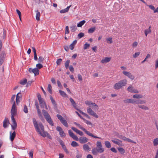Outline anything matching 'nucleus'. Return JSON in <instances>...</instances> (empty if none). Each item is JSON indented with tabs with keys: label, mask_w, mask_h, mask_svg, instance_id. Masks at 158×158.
Listing matches in <instances>:
<instances>
[{
	"label": "nucleus",
	"mask_w": 158,
	"mask_h": 158,
	"mask_svg": "<svg viewBox=\"0 0 158 158\" xmlns=\"http://www.w3.org/2000/svg\"><path fill=\"white\" fill-rule=\"evenodd\" d=\"M32 120L34 126L37 132L44 137H46L48 133L44 131V126L42 123L40 122L38 123L35 118H33Z\"/></svg>",
	"instance_id": "obj_1"
},
{
	"label": "nucleus",
	"mask_w": 158,
	"mask_h": 158,
	"mask_svg": "<svg viewBox=\"0 0 158 158\" xmlns=\"http://www.w3.org/2000/svg\"><path fill=\"white\" fill-rule=\"evenodd\" d=\"M42 112L47 122L51 126H53L54 125L53 121L48 113L46 110L44 109L42 110Z\"/></svg>",
	"instance_id": "obj_2"
},
{
	"label": "nucleus",
	"mask_w": 158,
	"mask_h": 158,
	"mask_svg": "<svg viewBox=\"0 0 158 158\" xmlns=\"http://www.w3.org/2000/svg\"><path fill=\"white\" fill-rule=\"evenodd\" d=\"M42 112L47 122L51 126H53L54 125L53 121L48 113L46 110L44 109L42 110Z\"/></svg>",
	"instance_id": "obj_3"
},
{
	"label": "nucleus",
	"mask_w": 158,
	"mask_h": 158,
	"mask_svg": "<svg viewBox=\"0 0 158 158\" xmlns=\"http://www.w3.org/2000/svg\"><path fill=\"white\" fill-rule=\"evenodd\" d=\"M127 81L126 79L120 81L114 84V88L115 89H119L123 86H125L127 84Z\"/></svg>",
	"instance_id": "obj_4"
},
{
	"label": "nucleus",
	"mask_w": 158,
	"mask_h": 158,
	"mask_svg": "<svg viewBox=\"0 0 158 158\" xmlns=\"http://www.w3.org/2000/svg\"><path fill=\"white\" fill-rule=\"evenodd\" d=\"M74 123L75 125L77 126L80 129L84 131L87 135L89 136L95 138L101 139L100 137L95 136L92 133H90L89 131H87L84 128L82 127L80 124L77 123L76 122H74Z\"/></svg>",
	"instance_id": "obj_5"
},
{
	"label": "nucleus",
	"mask_w": 158,
	"mask_h": 158,
	"mask_svg": "<svg viewBox=\"0 0 158 158\" xmlns=\"http://www.w3.org/2000/svg\"><path fill=\"white\" fill-rule=\"evenodd\" d=\"M11 120H14L15 118L14 116L17 115L16 109L15 106V102H14L12 106V107L11 110Z\"/></svg>",
	"instance_id": "obj_6"
},
{
	"label": "nucleus",
	"mask_w": 158,
	"mask_h": 158,
	"mask_svg": "<svg viewBox=\"0 0 158 158\" xmlns=\"http://www.w3.org/2000/svg\"><path fill=\"white\" fill-rule=\"evenodd\" d=\"M56 116L64 125L66 127H68L69 126L67 121L60 115L58 114Z\"/></svg>",
	"instance_id": "obj_7"
},
{
	"label": "nucleus",
	"mask_w": 158,
	"mask_h": 158,
	"mask_svg": "<svg viewBox=\"0 0 158 158\" xmlns=\"http://www.w3.org/2000/svg\"><path fill=\"white\" fill-rule=\"evenodd\" d=\"M35 106H36L38 116L41 120L44 119V118L41 113L40 110L39 109V104L37 101L35 102Z\"/></svg>",
	"instance_id": "obj_8"
},
{
	"label": "nucleus",
	"mask_w": 158,
	"mask_h": 158,
	"mask_svg": "<svg viewBox=\"0 0 158 158\" xmlns=\"http://www.w3.org/2000/svg\"><path fill=\"white\" fill-rule=\"evenodd\" d=\"M28 71L31 73H34L35 76L39 74V71L38 69L37 68H35L33 69L31 68H29L28 69Z\"/></svg>",
	"instance_id": "obj_9"
},
{
	"label": "nucleus",
	"mask_w": 158,
	"mask_h": 158,
	"mask_svg": "<svg viewBox=\"0 0 158 158\" xmlns=\"http://www.w3.org/2000/svg\"><path fill=\"white\" fill-rule=\"evenodd\" d=\"M127 90L130 92L133 93L138 94L139 91L136 89H134L131 85H130L127 88Z\"/></svg>",
	"instance_id": "obj_10"
},
{
	"label": "nucleus",
	"mask_w": 158,
	"mask_h": 158,
	"mask_svg": "<svg viewBox=\"0 0 158 158\" xmlns=\"http://www.w3.org/2000/svg\"><path fill=\"white\" fill-rule=\"evenodd\" d=\"M97 147L98 148L99 152L102 153L104 151V149L102 148L101 143L100 141H97L96 143Z\"/></svg>",
	"instance_id": "obj_11"
},
{
	"label": "nucleus",
	"mask_w": 158,
	"mask_h": 158,
	"mask_svg": "<svg viewBox=\"0 0 158 158\" xmlns=\"http://www.w3.org/2000/svg\"><path fill=\"white\" fill-rule=\"evenodd\" d=\"M6 56V54L4 52L2 51L0 54V65H2L3 63Z\"/></svg>",
	"instance_id": "obj_12"
},
{
	"label": "nucleus",
	"mask_w": 158,
	"mask_h": 158,
	"mask_svg": "<svg viewBox=\"0 0 158 158\" xmlns=\"http://www.w3.org/2000/svg\"><path fill=\"white\" fill-rule=\"evenodd\" d=\"M87 112L89 115H92L96 118H98V115H97L93 110H92L90 108L87 109Z\"/></svg>",
	"instance_id": "obj_13"
},
{
	"label": "nucleus",
	"mask_w": 158,
	"mask_h": 158,
	"mask_svg": "<svg viewBox=\"0 0 158 158\" xmlns=\"http://www.w3.org/2000/svg\"><path fill=\"white\" fill-rule=\"evenodd\" d=\"M123 74L128 77L131 80H133L135 78V77L130 73L126 71H123Z\"/></svg>",
	"instance_id": "obj_14"
},
{
	"label": "nucleus",
	"mask_w": 158,
	"mask_h": 158,
	"mask_svg": "<svg viewBox=\"0 0 158 158\" xmlns=\"http://www.w3.org/2000/svg\"><path fill=\"white\" fill-rule=\"evenodd\" d=\"M56 130L59 132L60 135L61 137H65V134L60 127H57Z\"/></svg>",
	"instance_id": "obj_15"
},
{
	"label": "nucleus",
	"mask_w": 158,
	"mask_h": 158,
	"mask_svg": "<svg viewBox=\"0 0 158 158\" xmlns=\"http://www.w3.org/2000/svg\"><path fill=\"white\" fill-rule=\"evenodd\" d=\"M69 134V136L72 137L73 139L78 141L79 140V139L77 135H74V134L72 131L71 130H69L68 131Z\"/></svg>",
	"instance_id": "obj_16"
},
{
	"label": "nucleus",
	"mask_w": 158,
	"mask_h": 158,
	"mask_svg": "<svg viewBox=\"0 0 158 158\" xmlns=\"http://www.w3.org/2000/svg\"><path fill=\"white\" fill-rule=\"evenodd\" d=\"M78 141L81 143H85L88 141V139L86 137H81L79 138Z\"/></svg>",
	"instance_id": "obj_17"
},
{
	"label": "nucleus",
	"mask_w": 158,
	"mask_h": 158,
	"mask_svg": "<svg viewBox=\"0 0 158 158\" xmlns=\"http://www.w3.org/2000/svg\"><path fill=\"white\" fill-rule=\"evenodd\" d=\"M39 104L40 106L42 108H44V107H45L46 109H48L46 103L43 100L39 101Z\"/></svg>",
	"instance_id": "obj_18"
},
{
	"label": "nucleus",
	"mask_w": 158,
	"mask_h": 158,
	"mask_svg": "<svg viewBox=\"0 0 158 158\" xmlns=\"http://www.w3.org/2000/svg\"><path fill=\"white\" fill-rule=\"evenodd\" d=\"M111 60L110 57H106L102 59L101 62L102 64L106 63L109 62Z\"/></svg>",
	"instance_id": "obj_19"
},
{
	"label": "nucleus",
	"mask_w": 158,
	"mask_h": 158,
	"mask_svg": "<svg viewBox=\"0 0 158 158\" xmlns=\"http://www.w3.org/2000/svg\"><path fill=\"white\" fill-rule=\"evenodd\" d=\"M9 124V122L8 119L5 118L3 122V127L4 128H6L7 127L8 125Z\"/></svg>",
	"instance_id": "obj_20"
},
{
	"label": "nucleus",
	"mask_w": 158,
	"mask_h": 158,
	"mask_svg": "<svg viewBox=\"0 0 158 158\" xmlns=\"http://www.w3.org/2000/svg\"><path fill=\"white\" fill-rule=\"evenodd\" d=\"M69 100H70V102H71L72 105V106H73V107L75 109L77 110H79V109H78L77 108V104L75 103V102L74 100H73V99L72 98H69Z\"/></svg>",
	"instance_id": "obj_21"
},
{
	"label": "nucleus",
	"mask_w": 158,
	"mask_h": 158,
	"mask_svg": "<svg viewBox=\"0 0 158 158\" xmlns=\"http://www.w3.org/2000/svg\"><path fill=\"white\" fill-rule=\"evenodd\" d=\"M10 139L11 141H13L16 136V133L15 131L13 133L11 131L10 132Z\"/></svg>",
	"instance_id": "obj_22"
},
{
	"label": "nucleus",
	"mask_w": 158,
	"mask_h": 158,
	"mask_svg": "<svg viewBox=\"0 0 158 158\" xmlns=\"http://www.w3.org/2000/svg\"><path fill=\"white\" fill-rule=\"evenodd\" d=\"M123 102L125 103H135V101L132 99H127L123 100Z\"/></svg>",
	"instance_id": "obj_23"
},
{
	"label": "nucleus",
	"mask_w": 158,
	"mask_h": 158,
	"mask_svg": "<svg viewBox=\"0 0 158 158\" xmlns=\"http://www.w3.org/2000/svg\"><path fill=\"white\" fill-rule=\"evenodd\" d=\"M83 150L85 151L89 152L90 151V148L87 144H84L83 146Z\"/></svg>",
	"instance_id": "obj_24"
},
{
	"label": "nucleus",
	"mask_w": 158,
	"mask_h": 158,
	"mask_svg": "<svg viewBox=\"0 0 158 158\" xmlns=\"http://www.w3.org/2000/svg\"><path fill=\"white\" fill-rule=\"evenodd\" d=\"M22 95L20 92L19 93L16 95V101L17 104L19 102V99L20 98H22Z\"/></svg>",
	"instance_id": "obj_25"
},
{
	"label": "nucleus",
	"mask_w": 158,
	"mask_h": 158,
	"mask_svg": "<svg viewBox=\"0 0 158 158\" xmlns=\"http://www.w3.org/2000/svg\"><path fill=\"white\" fill-rule=\"evenodd\" d=\"M135 101V104H144L146 103V101L145 100H140V99H138L136 100Z\"/></svg>",
	"instance_id": "obj_26"
},
{
	"label": "nucleus",
	"mask_w": 158,
	"mask_h": 158,
	"mask_svg": "<svg viewBox=\"0 0 158 158\" xmlns=\"http://www.w3.org/2000/svg\"><path fill=\"white\" fill-rule=\"evenodd\" d=\"M111 141L114 143L118 145H120L122 142V141H121L118 139H112L111 140Z\"/></svg>",
	"instance_id": "obj_27"
},
{
	"label": "nucleus",
	"mask_w": 158,
	"mask_h": 158,
	"mask_svg": "<svg viewBox=\"0 0 158 158\" xmlns=\"http://www.w3.org/2000/svg\"><path fill=\"white\" fill-rule=\"evenodd\" d=\"M85 104L87 105H93V106H94V107H98V106L96 105V104L94 103H93L92 102L90 101H85Z\"/></svg>",
	"instance_id": "obj_28"
},
{
	"label": "nucleus",
	"mask_w": 158,
	"mask_h": 158,
	"mask_svg": "<svg viewBox=\"0 0 158 158\" xmlns=\"http://www.w3.org/2000/svg\"><path fill=\"white\" fill-rule=\"evenodd\" d=\"M12 122V125H11V127L13 130H15L17 127V123L15 120V119H14V120H11Z\"/></svg>",
	"instance_id": "obj_29"
},
{
	"label": "nucleus",
	"mask_w": 158,
	"mask_h": 158,
	"mask_svg": "<svg viewBox=\"0 0 158 158\" xmlns=\"http://www.w3.org/2000/svg\"><path fill=\"white\" fill-rule=\"evenodd\" d=\"M77 40H74L71 44H70L69 47L71 50H73V49L75 45L77 43Z\"/></svg>",
	"instance_id": "obj_30"
},
{
	"label": "nucleus",
	"mask_w": 158,
	"mask_h": 158,
	"mask_svg": "<svg viewBox=\"0 0 158 158\" xmlns=\"http://www.w3.org/2000/svg\"><path fill=\"white\" fill-rule=\"evenodd\" d=\"M151 26H149L148 29H146L144 31L145 35L147 36L148 34L151 33Z\"/></svg>",
	"instance_id": "obj_31"
},
{
	"label": "nucleus",
	"mask_w": 158,
	"mask_h": 158,
	"mask_svg": "<svg viewBox=\"0 0 158 158\" xmlns=\"http://www.w3.org/2000/svg\"><path fill=\"white\" fill-rule=\"evenodd\" d=\"M71 6V5L67 7L65 9L60 10V13H64L67 12L69 11V8H70V7Z\"/></svg>",
	"instance_id": "obj_32"
},
{
	"label": "nucleus",
	"mask_w": 158,
	"mask_h": 158,
	"mask_svg": "<svg viewBox=\"0 0 158 158\" xmlns=\"http://www.w3.org/2000/svg\"><path fill=\"white\" fill-rule=\"evenodd\" d=\"M143 96L140 94H135L133 96V98H134L139 99L142 98Z\"/></svg>",
	"instance_id": "obj_33"
},
{
	"label": "nucleus",
	"mask_w": 158,
	"mask_h": 158,
	"mask_svg": "<svg viewBox=\"0 0 158 158\" xmlns=\"http://www.w3.org/2000/svg\"><path fill=\"white\" fill-rule=\"evenodd\" d=\"M71 31L72 32H74L77 29V27L76 25H73L70 27Z\"/></svg>",
	"instance_id": "obj_34"
},
{
	"label": "nucleus",
	"mask_w": 158,
	"mask_h": 158,
	"mask_svg": "<svg viewBox=\"0 0 158 158\" xmlns=\"http://www.w3.org/2000/svg\"><path fill=\"white\" fill-rule=\"evenodd\" d=\"M78 111H79V112L82 114V115H84L88 119H90V116L88 115L87 114L83 112L81 110H78Z\"/></svg>",
	"instance_id": "obj_35"
},
{
	"label": "nucleus",
	"mask_w": 158,
	"mask_h": 158,
	"mask_svg": "<svg viewBox=\"0 0 158 158\" xmlns=\"http://www.w3.org/2000/svg\"><path fill=\"white\" fill-rule=\"evenodd\" d=\"M85 23V21L84 20H82L80 22L77 24V27H81Z\"/></svg>",
	"instance_id": "obj_36"
},
{
	"label": "nucleus",
	"mask_w": 158,
	"mask_h": 158,
	"mask_svg": "<svg viewBox=\"0 0 158 158\" xmlns=\"http://www.w3.org/2000/svg\"><path fill=\"white\" fill-rule=\"evenodd\" d=\"M92 153L94 155H96L97 153L99 152L98 149L94 148L92 149Z\"/></svg>",
	"instance_id": "obj_37"
},
{
	"label": "nucleus",
	"mask_w": 158,
	"mask_h": 158,
	"mask_svg": "<svg viewBox=\"0 0 158 158\" xmlns=\"http://www.w3.org/2000/svg\"><path fill=\"white\" fill-rule=\"evenodd\" d=\"M36 19L37 21H39L40 20V13L38 10H36Z\"/></svg>",
	"instance_id": "obj_38"
},
{
	"label": "nucleus",
	"mask_w": 158,
	"mask_h": 158,
	"mask_svg": "<svg viewBox=\"0 0 158 158\" xmlns=\"http://www.w3.org/2000/svg\"><path fill=\"white\" fill-rule=\"evenodd\" d=\"M95 27H91L88 30V32L89 33H92L95 31Z\"/></svg>",
	"instance_id": "obj_39"
},
{
	"label": "nucleus",
	"mask_w": 158,
	"mask_h": 158,
	"mask_svg": "<svg viewBox=\"0 0 158 158\" xmlns=\"http://www.w3.org/2000/svg\"><path fill=\"white\" fill-rule=\"evenodd\" d=\"M105 144L106 147L108 148H110L111 147V144L110 142L108 141H106L105 142Z\"/></svg>",
	"instance_id": "obj_40"
},
{
	"label": "nucleus",
	"mask_w": 158,
	"mask_h": 158,
	"mask_svg": "<svg viewBox=\"0 0 158 158\" xmlns=\"http://www.w3.org/2000/svg\"><path fill=\"white\" fill-rule=\"evenodd\" d=\"M50 98L53 105L55 106H56V104L55 100L54 99L52 96H50Z\"/></svg>",
	"instance_id": "obj_41"
},
{
	"label": "nucleus",
	"mask_w": 158,
	"mask_h": 158,
	"mask_svg": "<svg viewBox=\"0 0 158 158\" xmlns=\"http://www.w3.org/2000/svg\"><path fill=\"white\" fill-rule=\"evenodd\" d=\"M59 91L60 95L62 97H64L67 96L66 94L64 91L61 90H59Z\"/></svg>",
	"instance_id": "obj_42"
},
{
	"label": "nucleus",
	"mask_w": 158,
	"mask_h": 158,
	"mask_svg": "<svg viewBox=\"0 0 158 158\" xmlns=\"http://www.w3.org/2000/svg\"><path fill=\"white\" fill-rule=\"evenodd\" d=\"M52 87L50 84H48V90L50 94H52Z\"/></svg>",
	"instance_id": "obj_43"
},
{
	"label": "nucleus",
	"mask_w": 158,
	"mask_h": 158,
	"mask_svg": "<svg viewBox=\"0 0 158 158\" xmlns=\"http://www.w3.org/2000/svg\"><path fill=\"white\" fill-rule=\"evenodd\" d=\"M71 145L73 147H76L79 146L78 143L75 141H73L71 144Z\"/></svg>",
	"instance_id": "obj_44"
},
{
	"label": "nucleus",
	"mask_w": 158,
	"mask_h": 158,
	"mask_svg": "<svg viewBox=\"0 0 158 158\" xmlns=\"http://www.w3.org/2000/svg\"><path fill=\"white\" fill-rule=\"evenodd\" d=\"M118 149L119 152L122 154H123L125 152V150L122 148H118Z\"/></svg>",
	"instance_id": "obj_45"
},
{
	"label": "nucleus",
	"mask_w": 158,
	"mask_h": 158,
	"mask_svg": "<svg viewBox=\"0 0 158 158\" xmlns=\"http://www.w3.org/2000/svg\"><path fill=\"white\" fill-rule=\"evenodd\" d=\"M138 107L139 108H141L142 109L147 110H148V107L144 105H138Z\"/></svg>",
	"instance_id": "obj_46"
},
{
	"label": "nucleus",
	"mask_w": 158,
	"mask_h": 158,
	"mask_svg": "<svg viewBox=\"0 0 158 158\" xmlns=\"http://www.w3.org/2000/svg\"><path fill=\"white\" fill-rule=\"evenodd\" d=\"M27 79H25L24 80H21L20 81V83L21 85H24L27 83Z\"/></svg>",
	"instance_id": "obj_47"
},
{
	"label": "nucleus",
	"mask_w": 158,
	"mask_h": 158,
	"mask_svg": "<svg viewBox=\"0 0 158 158\" xmlns=\"http://www.w3.org/2000/svg\"><path fill=\"white\" fill-rule=\"evenodd\" d=\"M70 61L69 60H67L65 63V66L66 68L67 69L69 66V64L70 63Z\"/></svg>",
	"instance_id": "obj_48"
},
{
	"label": "nucleus",
	"mask_w": 158,
	"mask_h": 158,
	"mask_svg": "<svg viewBox=\"0 0 158 158\" xmlns=\"http://www.w3.org/2000/svg\"><path fill=\"white\" fill-rule=\"evenodd\" d=\"M44 58L41 56H40L39 57L38 59V62L39 63H43L44 60Z\"/></svg>",
	"instance_id": "obj_49"
},
{
	"label": "nucleus",
	"mask_w": 158,
	"mask_h": 158,
	"mask_svg": "<svg viewBox=\"0 0 158 158\" xmlns=\"http://www.w3.org/2000/svg\"><path fill=\"white\" fill-rule=\"evenodd\" d=\"M153 143L155 146H157L158 144V138H156L154 140Z\"/></svg>",
	"instance_id": "obj_50"
},
{
	"label": "nucleus",
	"mask_w": 158,
	"mask_h": 158,
	"mask_svg": "<svg viewBox=\"0 0 158 158\" xmlns=\"http://www.w3.org/2000/svg\"><path fill=\"white\" fill-rule=\"evenodd\" d=\"M84 33L82 32H80L78 35V37L79 39H81L84 36Z\"/></svg>",
	"instance_id": "obj_51"
},
{
	"label": "nucleus",
	"mask_w": 158,
	"mask_h": 158,
	"mask_svg": "<svg viewBox=\"0 0 158 158\" xmlns=\"http://www.w3.org/2000/svg\"><path fill=\"white\" fill-rule=\"evenodd\" d=\"M140 54V52H137L135 53L134 55H133V57L134 58H136V57L139 56Z\"/></svg>",
	"instance_id": "obj_52"
},
{
	"label": "nucleus",
	"mask_w": 158,
	"mask_h": 158,
	"mask_svg": "<svg viewBox=\"0 0 158 158\" xmlns=\"http://www.w3.org/2000/svg\"><path fill=\"white\" fill-rule=\"evenodd\" d=\"M62 148L64 150V151L67 153H69V151L66 148V146L65 145H63L62 147Z\"/></svg>",
	"instance_id": "obj_53"
},
{
	"label": "nucleus",
	"mask_w": 158,
	"mask_h": 158,
	"mask_svg": "<svg viewBox=\"0 0 158 158\" xmlns=\"http://www.w3.org/2000/svg\"><path fill=\"white\" fill-rule=\"evenodd\" d=\"M150 54H148L146 56V57H145V59H144V60H143V61H142L141 62V63H144L145 61H146V60L148 58H150Z\"/></svg>",
	"instance_id": "obj_54"
},
{
	"label": "nucleus",
	"mask_w": 158,
	"mask_h": 158,
	"mask_svg": "<svg viewBox=\"0 0 158 158\" xmlns=\"http://www.w3.org/2000/svg\"><path fill=\"white\" fill-rule=\"evenodd\" d=\"M106 40L107 41L108 43L111 44L112 43V38L111 37H109L106 39Z\"/></svg>",
	"instance_id": "obj_55"
},
{
	"label": "nucleus",
	"mask_w": 158,
	"mask_h": 158,
	"mask_svg": "<svg viewBox=\"0 0 158 158\" xmlns=\"http://www.w3.org/2000/svg\"><path fill=\"white\" fill-rule=\"evenodd\" d=\"M90 44L87 43H85L84 45V49L85 50L87 49L89 47Z\"/></svg>",
	"instance_id": "obj_56"
},
{
	"label": "nucleus",
	"mask_w": 158,
	"mask_h": 158,
	"mask_svg": "<svg viewBox=\"0 0 158 158\" xmlns=\"http://www.w3.org/2000/svg\"><path fill=\"white\" fill-rule=\"evenodd\" d=\"M71 129L73 130L76 132L77 134L80 131L74 127H72Z\"/></svg>",
	"instance_id": "obj_57"
},
{
	"label": "nucleus",
	"mask_w": 158,
	"mask_h": 158,
	"mask_svg": "<svg viewBox=\"0 0 158 158\" xmlns=\"http://www.w3.org/2000/svg\"><path fill=\"white\" fill-rule=\"evenodd\" d=\"M71 129L73 130L76 132L77 134L80 131L74 127H72Z\"/></svg>",
	"instance_id": "obj_58"
},
{
	"label": "nucleus",
	"mask_w": 158,
	"mask_h": 158,
	"mask_svg": "<svg viewBox=\"0 0 158 158\" xmlns=\"http://www.w3.org/2000/svg\"><path fill=\"white\" fill-rule=\"evenodd\" d=\"M62 61V60L60 58V59L57 60L56 62L57 65H60V64Z\"/></svg>",
	"instance_id": "obj_59"
},
{
	"label": "nucleus",
	"mask_w": 158,
	"mask_h": 158,
	"mask_svg": "<svg viewBox=\"0 0 158 158\" xmlns=\"http://www.w3.org/2000/svg\"><path fill=\"white\" fill-rule=\"evenodd\" d=\"M82 157V155L78 151H77V154L76 155V157L77 158H81Z\"/></svg>",
	"instance_id": "obj_60"
},
{
	"label": "nucleus",
	"mask_w": 158,
	"mask_h": 158,
	"mask_svg": "<svg viewBox=\"0 0 158 158\" xmlns=\"http://www.w3.org/2000/svg\"><path fill=\"white\" fill-rule=\"evenodd\" d=\"M69 33V27L66 26L65 27V34H68Z\"/></svg>",
	"instance_id": "obj_61"
},
{
	"label": "nucleus",
	"mask_w": 158,
	"mask_h": 158,
	"mask_svg": "<svg viewBox=\"0 0 158 158\" xmlns=\"http://www.w3.org/2000/svg\"><path fill=\"white\" fill-rule=\"evenodd\" d=\"M36 66L37 67V68L39 69H40L43 67V65L42 64L39 63L36 65Z\"/></svg>",
	"instance_id": "obj_62"
},
{
	"label": "nucleus",
	"mask_w": 158,
	"mask_h": 158,
	"mask_svg": "<svg viewBox=\"0 0 158 158\" xmlns=\"http://www.w3.org/2000/svg\"><path fill=\"white\" fill-rule=\"evenodd\" d=\"M24 112L27 113H28V109L27 106L26 105H25L24 106V108L23 110Z\"/></svg>",
	"instance_id": "obj_63"
},
{
	"label": "nucleus",
	"mask_w": 158,
	"mask_h": 158,
	"mask_svg": "<svg viewBox=\"0 0 158 158\" xmlns=\"http://www.w3.org/2000/svg\"><path fill=\"white\" fill-rule=\"evenodd\" d=\"M69 69L70 71L72 72L73 73L74 71V69L73 68V66L72 65L70 66L69 67Z\"/></svg>",
	"instance_id": "obj_64"
}]
</instances>
